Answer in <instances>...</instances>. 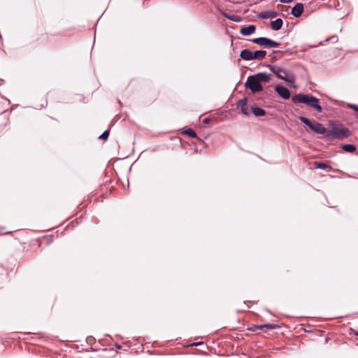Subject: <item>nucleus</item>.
<instances>
[{"label": "nucleus", "instance_id": "8", "mask_svg": "<svg viewBox=\"0 0 358 358\" xmlns=\"http://www.w3.org/2000/svg\"><path fill=\"white\" fill-rule=\"evenodd\" d=\"M304 10V6L302 3H297L292 9L291 14L295 17H299L301 15Z\"/></svg>", "mask_w": 358, "mask_h": 358}, {"label": "nucleus", "instance_id": "12", "mask_svg": "<svg viewBox=\"0 0 358 358\" xmlns=\"http://www.w3.org/2000/svg\"><path fill=\"white\" fill-rule=\"evenodd\" d=\"M255 78L259 80V82L261 83L262 82L268 83L271 80V75L267 74L266 73H258L257 74L254 75Z\"/></svg>", "mask_w": 358, "mask_h": 358}, {"label": "nucleus", "instance_id": "30", "mask_svg": "<svg viewBox=\"0 0 358 358\" xmlns=\"http://www.w3.org/2000/svg\"><path fill=\"white\" fill-rule=\"evenodd\" d=\"M117 348H120L121 346L120 345H116Z\"/></svg>", "mask_w": 358, "mask_h": 358}, {"label": "nucleus", "instance_id": "13", "mask_svg": "<svg viewBox=\"0 0 358 358\" xmlns=\"http://www.w3.org/2000/svg\"><path fill=\"white\" fill-rule=\"evenodd\" d=\"M283 24V21L280 18H278L271 22V28L274 31L280 30Z\"/></svg>", "mask_w": 358, "mask_h": 358}, {"label": "nucleus", "instance_id": "21", "mask_svg": "<svg viewBox=\"0 0 358 358\" xmlns=\"http://www.w3.org/2000/svg\"><path fill=\"white\" fill-rule=\"evenodd\" d=\"M247 103H248V99L245 97L238 101V102L237 103V106H238V108H242L247 106Z\"/></svg>", "mask_w": 358, "mask_h": 358}, {"label": "nucleus", "instance_id": "29", "mask_svg": "<svg viewBox=\"0 0 358 358\" xmlns=\"http://www.w3.org/2000/svg\"><path fill=\"white\" fill-rule=\"evenodd\" d=\"M200 344H201V343H195L194 345H200Z\"/></svg>", "mask_w": 358, "mask_h": 358}, {"label": "nucleus", "instance_id": "10", "mask_svg": "<svg viewBox=\"0 0 358 358\" xmlns=\"http://www.w3.org/2000/svg\"><path fill=\"white\" fill-rule=\"evenodd\" d=\"M256 31V27L253 24L248 25V27H243L241 30L240 33L243 36H250L252 34H254Z\"/></svg>", "mask_w": 358, "mask_h": 358}, {"label": "nucleus", "instance_id": "3", "mask_svg": "<svg viewBox=\"0 0 358 358\" xmlns=\"http://www.w3.org/2000/svg\"><path fill=\"white\" fill-rule=\"evenodd\" d=\"M252 42L265 48H275L280 46L279 42L266 37H259L252 40Z\"/></svg>", "mask_w": 358, "mask_h": 358}, {"label": "nucleus", "instance_id": "4", "mask_svg": "<svg viewBox=\"0 0 358 358\" xmlns=\"http://www.w3.org/2000/svg\"><path fill=\"white\" fill-rule=\"evenodd\" d=\"M245 87L250 89L252 93H257L263 90V86L254 75L248 77Z\"/></svg>", "mask_w": 358, "mask_h": 358}, {"label": "nucleus", "instance_id": "24", "mask_svg": "<svg viewBox=\"0 0 358 358\" xmlns=\"http://www.w3.org/2000/svg\"><path fill=\"white\" fill-rule=\"evenodd\" d=\"M280 52V51H273L272 52V53L271 54L272 62H273L278 59L276 55Z\"/></svg>", "mask_w": 358, "mask_h": 358}, {"label": "nucleus", "instance_id": "6", "mask_svg": "<svg viewBox=\"0 0 358 358\" xmlns=\"http://www.w3.org/2000/svg\"><path fill=\"white\" fill-rule=\"evenodd\" d=\"M327 129L322 124L315 121L311 131L317 134H322L327 138Z\"/></svg>", "mask_w": 358, "mask_h": 358}, {"label": "nucleus", "instance_id": "2", "mask_svg": "<svg viewBox=\"0 0 358 358\" xmlns=\"http://www.w3.org/2000/svg\"><path fill=\"white\" fill-rule=\"evenodd\" d=\"M292 101L293 103H302L307 106L315 109L318 113L322 111V108L320 105L319 99L310 94H297L292 96Z\"/></svg>", "mask_w": 358, "mask_h": 358}, {"label": "nucleus", "instance_id": "7", "mask_svg": "<svg viewBox=\"0 0 358 358\" xmlns=\"http://www.w3.org/2000/svg\"><path fill=\"white\" fill-rule=\"evenodd\" d=\"M275 90L279 94V96L284 99H288L290 97V92L285 87L276 85L275 87Z\"/></svg>", "mask_w": 358, "mask_h": 358}, {"label": "nucleus", "instance_id": "1", "mask_svg": "<svg viewBox=\"0 0 358 358\" xmlns=\"http://www.w3.org/2000/svg\"><path fill=\"white\" fill-rule=\"evenodd\" d=\"M330 128L327 129V138L331 140H343L351 135L350 130L343 124L330 121Z\"/></svg>", "mask_w": 358, "mask_h": 358}, {"label": "nucleus", "instance_id": "25", "mask_svg": "<svg viewBox=\"0 0 358 358\" xmlns=\"http://www.w3.org/2000/svg\"><path fill=\"white\" fill-rule=\"evenodd\" d=\"M241 113L245 115H248L250 114L248 106L241 108Z\"/></svg>", "mask_w": 358, "mask_h": 358}, {"label": "nucleus", "instance_id": "22", "mask_svg": "<svg viewBox=\"0 0 358 358\" xmlns=\"http://www.w3.org/2000/svg\"><path fill=\"white\" fill-rule=\"evenodd\" d=\"M316 167L318 169H331L329 165H328L324 162L317 163Z\"/></svg>", "mask_w": 358, "mask_h": 358}, {"label": "nucleus", "instance_id": "5", "mask_svg": "<svg viewBox=\"0 0 358 358\" xmlns=\"http://www.w3.org/2000/svg\"><path fill=\"white\" fill-rule=\"evenodd\" d=\"M268 68L278 78L289 81V78L292 80H294V76H289L288 73L282 68L274 65H268Z\"/></svg>", "mask_w": 358, "mask_h": 358}, {"label": "nucleus", "instance_id": "28", "mask_svg": "<svg viewBox=\"0 0 358 358\" xmlns=\"http://www.w3.org/2000/svg\"><path fill=\"white\" fill-rule=\"evenodd\" d=\"M3 269L2 267H0V275L3 274Z\"/></svg>", "mask_w": 358, "mask_h": 358}, {"label": "nucleus", "instance_id": "18", "mask_svg": "<svg viewBox=\"0 0 358 358\" xmlns=\"http://www.w3.org/2000/svg\"><path fill=\"white\" fill-rule=\"evenodd\" d=\"M299 118L301 122L308 126L310 130L312 129L315 120L311 121L308 118L303 116H300Z\"/></svg>", "mask_w": 358, "mask_h": 358}, {"label": "nucleus", "instance_id": "15", "mask_svg": "<svg viewBox=\"0 0 358 358\" xmlns=\"http://www.w3.org/2000/svg\"><path fill=\"white\" fill-rule=\"evenodd\" d=\"M251 111L257 117L264 116L266 115V111L263 108L257 106L251 107Z\"/></svg>", "mask_w": 358, "mask_h": 358}, {"label": "nucleus", "instance_id": "14", "mask_svg": "<svg viewBox=\"0 0 358 358\" xmlns=\"http://www.w3.org/2000/svg\"><path fill=\"white\" fill-rule=\"evenodd\" d=\"M266 55L265 50H257L252 52L253 60H262Z\"/></svg>", "mask_w": 358, "mask_h": 358}, {"label": "nucleus", "instance_id": "16", "mask_svg": "<svg viewBox=\"0 0 358 358\" xmlns=\"http://www.w3.org/2000/svg\"><path fill=\"white\" fill-rule=\"evenodd\" d=\"M222 15L227 19L231 20V21H233V22H241V18L238 16V15H230L227 13H225V12H222Z\"/></svg>", "mask_w": 358, "mask_h": 358}, {"label": "nucleus", "instance_id": "26", "mask_svg": "<svg viewBox=\"0 0 358 358\" xmlns=\"http://www.w3.org/2000/svg\"><path fill=\"white\" fill-rule=\"evenodd\" d=\"M349 107L353 108L354 110H355L356 111L358 112V106H357L354 105V104H350V105H349Z\"/></svg>", "mask_w": 358, "mask_h": 358}, {"label": "nucleus", "instance_id": "20", "mask_svg": "<svg viewBox=\"0 0 358 358\" xmlns=\"http://www.w3.org/2000/svg\"><path fill=\"white\" fill-rule=\"evenodd\" d=\"M183 134H186L192 138H196L197 137V135L196 134V132L192 129H188L185 131H183Z\"/></svg>", "mask_w": 358, "mask_h": 358}, {"label": "nucleus", "instance_id": "19", "mask_svg": "<svg viewBox=\"0 0 358 358\" xmlns=\"http://www.w3.org/2000/svg\"><path fill=\"white\" fill-rule=\"evenodd\" d=\"M264 327L270 329H273L277 327V325L276 324H263V325H255L253 328H251V329H263Z\"/></svg>", "mask_w": 358, "mask_h": 358}, {"label": "nucleus", "instance_id": "17", "mask_svg": "<svg viewBox=\"0 0 358 358\" xmlns=\"http://www.w3.org/2000/svg\"><path fill=\"white\" fill-rule=\"evenodd\" d=\"M341 149L346 152L354 153L356 152V147L352 144H345L341 145Z\"/></svg>", "mask_w": 358, "mask_h": 358}, {"label": "nucleus", "instance_id": "9", "mask_svg": "<svg viewBox=\"0 0 358 358\" xmlns=\"http://www.w3.org/2000/svg\"><path fill=\"white\" fill-rule=\"evenodd\" d=\"M278 15V13L276 11L273 10H266L263 11L258 15V17L260 19H273Z\"/></svg>", "mask_w": 358, "mask_h": 358}, {"label": "nucleus", "instance_id": "23", "mask_svg": "<svg viewBox=\"0 0 358 358\" xmlns=\"http://www.w3.org/2000/svg\"><path fill=\"white\" fill-rule=\"evenodd\" d=\"M110 131L109 130H106L103 133L99 136L100 139L106 140L109 136Z\"/></svg>", "mask_w": 358, "mask_h": 358}, {"label": "nucleus", "instance_id": "31", "mask_svg": "<svg viewBox=\"0 0 358 358\" xmlns=\"http://www.w3.org/2000/svg\"><path fill=\"white\" fill-rule=\"evenodd\" d=\"M355 334H356L357 336H358V332H357Z\"/></svg>", "mask_w": 358, "mask_h": 358}, {"label": "nucleus", "instance_id": "27", "mask_svg": "<svg viewBox=\"0 0 358 358\" xmlns=\"http://www.w3.org/2000/svg\"><path fill=\"white\" fill-rule=\"evenodd\" d=\"M293 1V0H280V2L284 3H288Z\"/></svg>", "mask_w": 358, "mask_h": 358}, {"label": "nucleus", "instance_id": "11", "mask_svg": "<svg viewBox=\"0 0 358 358\" xmlns=\"http://www.w3.org/2000/svg\"><path fill=\"white\" fill-rule=\"evenodd\" d=\"M240 57L242 59L245 61L253 60L252 51L249 49H244L241 50Z\"/></svg>", "mask_w": 358, "mask_h": 358}]
</instances>
